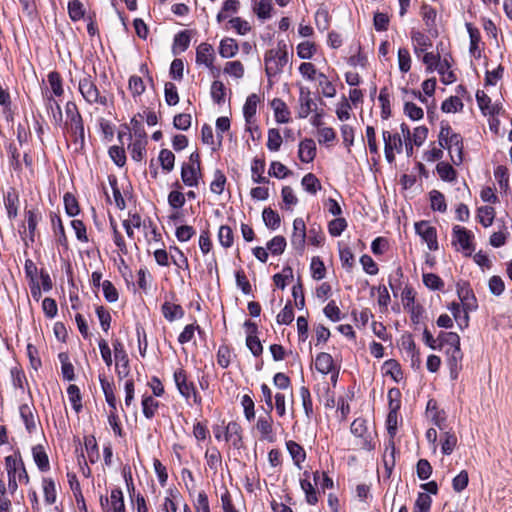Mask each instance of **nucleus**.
Returning <instances> with one entry per match:
<instances>
[{
	"mask_svg": "<svg viewBox=\"0 0 512 512\" xmlns=\"http://www.w3.org/2000/svg\"><path fill=\"white\" fill-rule=\"evenodd\" d=\"M4 203L8 218H16L18 214V196L14 192H7V194L4 196Z\"/></svg>",
	"mask_w": 512,
	"mask_h": 512,
	"instance_id": "nucleus-43",
	"label": "nucleus"
},
{
	"mask_svg": "<svg viewBox=\"0 0 512 512\" xmlns=\"http://www.w3.org/2000/svg\"><path fill=\"white\" fill-rule=\"evenodd\" d=\"M476 100L481 112L485 116H496L502 111V106L493 104L491 98L484 91H477Z\"/></svg>",
	"mask_w": 512,
	"mask_h": 512,
	"instance_id": "nucleus-15",
	"label": "nucleus"
},
{
	"mask_svg": "<svg viewBox=\"0 0 512 512\" xmlns=\"http://www.w3.org/2000/svg\"><path fill=\"white\" fill-rule=\"evenodd\" d=\"M26 220L29 231V237L31 241H33L37 225L41 220V214L36 210H29L26 212Z\"/></svg>",
	"mask_w": 512,
	"mask_h": 512,
	"instance_id": "nucleus-54",
	"label": "nucleus"
},
{
	"mask_svg": "<svg viewBox=\"0 0 512 512\" xmlns=\"http://www.w3.org/2000/svg\"><path fill=\"white\" fill-rule=\"evenodd\" d=\"M438 142L441 148L449 151L454 165L458 166L463 162V138L448 123H441Z\"/></svg>",
	"mask_w": 512,
	"mask_h": 512,
	"instance_id": "nucleus-1",
	"label": "nucleus"
},
{
	"mask_svg": "<svg viewBox=\"0 0 512 512\" xmlns=\"http://www.w3.org/2000/svg\"><path fill=\"white\" fill-rule=\"evenodd\" d=\"M65 112L69 121L70 132L76 139H80V141L83 142L85 138L84 124L76 103L68 101L65 106Z\"/></svg>",
	"mask_w": 512,
	"mask_h": 512,
	"instance_id": "nucleus-6",
	"label": "nucleus"
},
{
	"mask_svg": "<svg viewBox=\"0 0 512 512\" xmlns=\"http://www.w3.org/2000/svg\"><path fill=\"white\" fill-rule=\"evenodd\" d=\"M205 459L208 467L214 472H217L218 469L221 467L222 456L216 447L207 449L205 453Z\"/></svg>",
	"mask_w": 512,
	"mask_h": 512,
	"instance_id": "nucleus-38",
	"label": "nucleus"
},
{
	"mask_svg": "<svg viewBox=\"0 0 512 512\" xmlns=\"http://www.w3.org/2000/svg\"><path fill=\"white\" fill-rule=\"evenodd\" d=\"M44 104L48 112H51L54 120L56 122L60 121L62 119V111L59 103L54 98L55 96L52 94H49V90L45 89L42 91Z\"/></svg>",
	"mask_w": 512,
	"mask_h": 512,
	"instance_id": "nucleus-25",
	"label": "nucleus"
},
{
	"mask_svg": "<svg viewBox=\"0 0 512 512\" xmlns=\"http://www.w3.org/2000/svg\"><path fill=\"white\" fill-rule=\"evenodd\" d=\"M225 440L231 441L234 447H239L242 436L241 427L236 422H229L225 427Z\"/></svg>",
	"mask_w": 512,
	"mask_h": 512,
	"instance_id": "nucleus-32",
	"label": "nucleus"
},
{
	"mask_svg": "<svg viewBox=\"0 0 512 512\" xmlns=\"http://www.w3.org/2000/svg\"><path fill=\"white\" fill-rule=\"evenodd\" d=\"M158 160L160 165L166 173L171 172L174 169L175 155L168 149H162L159 153Z\"/></svg>",
	"mask_w": 512,
	"mask_h": 512,
	"instance_id": "nucleus-44",
	"label": "nucleus"
},
{
	"mask_svg": "<svg viewBox=\"0 0 512 512\" xmlns=\"http://www.w3.org/2000/svg\"><path fill=\"white\" fill-rule=\"evenodd\" d=\"M439 338V349L445 348L446 354L449 357V364L451 367H457L458 363L461 362L463 354L460 348V337L455 332H440Z\"/></svg>",
	"mask_w": 512,
	"mask_h": 512,
	"instance_id": "nucleus-4",
	"label": "nucleus"
},
{
	"mask_svg": "<svg viewBox=\"0 0 512 512\" xmlns=\"http://www.w3.org/2000/svg\"><path fill=\"white\" fill-rule=\"evenodd\" d=\"M225 85L219 80L213 81L211 85V97L217 104H222L225 101Z\"/></svg>",
	"mask_w": 512,
	"mask_h": 512,
	"instance_id": "nucleus-61",
	"label": "nucleus"
},
{
	"mask_svg": "<svg viewBox=\"0 0 512 512\" xmlns=\"http://www.w3.org/2000/svg\"><path fill=\"white\" fill-rule=\"evenodd\" d=\"M43 492L45 502L49 505L54 504L56 501V485L51 478L43 479Z\"/></svg>",
	"mask_w": 512,
	"mask_h": 512,
	"instance_id": "nucleus-50",
	"label": "nucleus"
},
{
	"mask_svg": "<svg viewBox=\"0 0 512 512\" xmlns=\"http://www.w3.org/2000/svg\"><path fill=\"white\" fill-rule=\"evenodd\" d=\"M457 294L461 301V305L464 309L463 324H464V326H468V323H469L468 313L471 311H475L478 308L477 299L474 295L473 290L470 288L469 284H467V283H463L462 285L458 284Z\"/></svg>",
	"mask_w": 512,
	"mask_h": 512,
	"instance_id": "nucleus-7",
	"label": "nucleus"
},
{
	"mask_svg": "<svg viewBox=\"0 0 512 512\" xmlns=\"http://www.w3.org/2000/svg\"><path fill=\"white\" fill-rule=\"evenodd\" d=\"M161 311L164 318L169 322L181 319L184 316V310L181 305L168 301L162 304Z\"/></svg>",
	"mask_w": 512,
	"mask_h": 512,
	"instance_id": "nucleus-27",
	"label": "nucleus"
},
{
	"mask_svg": "<svg viewBox=\"0 0 512 512\" xmlns=\"http://www.w3.org/2000/svg\"><path fill=\"white\" fill-rule=\"evenodd\" d=\"M411 39L414 53L417 57H421V55L427 52V49L432 46L430 38L420 31H412Z\"/></svg>",
	"mask_w": 512,
	"mask_h": 512,
	"instance_id": "nucleus-18",
	"label": "nucleus"
},
{
	"mask_svg": "<svg viewBox=\"0 0 512 512\" xmlns=\"http://www.w3.org/2000/svg\"><path fill=\"white\" fill-rule=\"evenodd\" d=\"M78 91L84 101L89 105L107 106L111 98L105 90H100L95 79L91 75H85L79 79Z\"/></svg>",
	"mask_w": 512,
	"mask_h": 512,
	"instance_id": "nucleus-3",
	"label": "nucleus"
},
{
	"mask_svg": "<svg viewBox=\"0 0 512 512\" xmlns=\"http://www.w3.org/2000/svg\"><path fill=\"white\" fill-rule=\"evenodd\" d=\"M217 236L218 241L222 247L226 249L232 247L234 243V233L231 227L227 225L220 226Z\"/></svg>",
	"mask_w": 512,
	"mask_h": 512,
	"instance_id": "nucleus-42",
	"label": "nucleus"
},
{
	"mask_svg": "<svg viewBox=\"0 0 512 512\" xmlns=\"http://www.w3.org/2000/svg\"><path fill=\"white\" fill-rule=\"evenodd\" d=\"M305 478L300 480L301 489L305 493L306 502L310 505H315L318 502V492L314 488V485L309 480V472H304Z\"/></svg>",
	"mask_w": 512,
	"mask_h": 512,
	"instance_id": "nucleus-26",
	"label": "nucleus"
},
{
	"mask_svg": "<svg viewBox=\"0 0 512 512\" xmlns=\"http://www.w3.org/2000/svg\"><path fill=\"white\" fill-rule=\"evenodd\" d=\"M59 360L61 362V372L63 375V378L72 381L75 378L74 374V367L72 363L69 361V357L66 353H60L59 354Z\"/></svg>",
	"mask_w": 512,
	"mask_h": 512,
	"instance_id": "nucleus-51",
	"label": "nucleus"
},
{
	"mask_svg": "<svg viewBox=\"0 0 512 512\" xmlns=\"http://www.w3.org/2000/svg\"><path fill=\"white\" fill-rule=\"evenodd\" d=\"M33 459L37 465V467L41 471H48L50 469V463L48 459V455L45 452L42 445H36L32 449Z\"/></svg>",
	"mask_w": 512,
	"mask_h": 512,
	"instance_id": "nucleus-31",
	"label": "nucleus"
},
{
	"mask_svg": "<svg viewBox=\"0 0 512 512\" xmlns=\"http://www.w3.org/2000/svg\"><path fill=\"white\" fill-rule=\"evenodd\" d=\"M190 44V36L187 31H181L176 34L173 42V53L178 54L184 52Z\"/></svg>",
	"mask_w": 512,
	"mask_h": 512,
	"instance_id": "nucleus-45",
	"label": "nucleus"
},
{
	"mask_svg": "<svg viewBox=\"0 0 512 512\" xmlns=\"http://www.w3.org/2000/svg\"><path fill=\"white\" fill-rule=\"evenodd\" d=\"M317 104L311 97V92L308 88H300L297 117L299 119H305L310 113L316 111Z\"/></svg>",
	"mask_w": 512,
	"mask_h": 512,
	"instance_id": "nucleus-11",
	"label": "nucleus"
},
{
	"mask_svg": "<svg viewBox=\"0 0 512 512\" xmlns=\"http://www.w3.org/2000/svg\"><path fill=\"white\" fill-rule=\"evenodd\" d=\"M256 429L259 431L262 439L267 440L268 442H273L275 440L273 419L270 412L267 411L265 416H260L258 418Z\"/></svg>",
	"mask_w": 512,
	"mask_h": 512,
	"instance_id": "nucleus-17",
	"label": "nucleus"
},
{
	"mask_svg": "<svg viewBox=\"0 0 512 512\" xmlns=\"http://www.w3.org/2000/svg\"><path fill=\"white\" fill-rule=\"evenodd\" d=\"M47 81L50 86L49 94L55 97H61L64 94L63 81L60 73L57 71H51L47 75Z\"/></svg>",
	"mask_w": 512,
	"mask_h": 512,
	"instance_id": "nucleus-29",
	"label": "nucleus"
},
{
	"mask_svg": "<svg viewBox=\"0 0 512 512\" xmlns=\"http://www.w3.org/2000/svg\"><path fill=\"white\" fill-rule=\"evenodd\" d=\"M286 448L293 460L295 466L302 469V463L306 460V452L304 448L293 440L286 442Z\"/></svg>",
	"mask_w": 512,
	"mask_h": 512,
	"instance_id": "nucleus-22",
	"label": "nucleus"
},
{
	"mask_svg": "<svg viewBox=\"0 0 512 512\" xmlns=\"http://www.w3.org/2000/svg\"><path fill=\"white\" fill-rule=\"evenodd\" d=\"M50 217H51V223H52V227H53L55 236L57 237V242L60 245L67 248L68 240H67V237L65 234V230H64V226H63L61 218L55 213H52L50 215Z\"/></svg>",
	"mask_w": 512,
	"mask_h": 512,
	"instance_id": "nucleus-30",
	"label": "nucleus"
},
{
	"mask_svg": "<svg viewBox=\"0 0 512 512\" xmlns=\"http://www.w3.org/2000/svg\"><path fill=\"white\" fill-rule=\"evenodd\" d=\"M223 71L234 78L240 79L244 76L245 69L243 64L236 60L226 62Z\"/></svg>",
	"mask_w": 512,
	"mask_h": 512,
	"instance_id": "nucleus-55",
	"label": "nucleus"
},
{
	"mask_svg": "<svg viewBox=\"0 0 512 512\" xmlns=\"http://www.w3.org/2000/svg\"><path fill=\"white\" fill-rule=\"evenodd\" d=\"M401 347L411 358L412 364L420 363V353L416 348V344L410 334L403 335L401 338Z\"/></svg>",
	"mask_w": 512,
	"mask_h": 512,
	"instance_id": "nucleus-28",
	"label": "nucleus"
},
{
	"mask_svg": "<svg viewBox=\"0 0 512 512\" xmlns=\"http://www.w3.org/2000/svg\"><path fill=\"white\" fill-rule=\"evenodd\" d=\"M215 60V53L212 45L208 43H201L196 50L197 64L211 66Z\"/></svg>",
	"mask_w": 512,
	"mask_h": 512,
	"instance_id": "nucleus-20",
	"label": "nucleus"
},
{
	"mask_svg": "<svg viewBox=\"0 0 512 512\" xmlns=\"http://www.w3.org/2000/svg\"><path fill=\"white\" fill-rule=\"evenodd\" d=\"M457 445L455 433L447 431L441 435V450L444 455H450Z\"/></svg>",
	"mask_w": 512,
	"mask_h": 512,
	"instance_id": "nucleus-40",
	"label": "nucleus"
},
{
	"mask_svg": "<svg viewBox=\"0 0 512 512\" xmlns=\"http://www.w3.org/2000/svg\"><path fill=\"white\" fill-rule=\"evenodd\" d=\"M286 248V239L283 236H275L267 243V249L273 255H281Z\"/></svg>",
	"mask_w": 512,
	"mask_h": 512,
	"instance_id": "nucleus-59",
	"label": "nucleus"
},
{
	"mask_svg": "<svg viewBox=\"0 0 512 512\" xmlns=\"http://www.w3.org/2000/svg\"><path fill=\"white\" fill-rule=\"evenodd\" d=\"M416 233L427 243L429 250L438 249L436 229L426 221L415 223Z\"/></svg>",
	"mask_w": 512,
	"mask_h": 512,
	"instance_id": "nucleus-12",
	"label": "nucleus"
},
{
	"mask_svg": "<svg viewBox=\"0 0 512 512\" xmlns=\"http://www.w3.org/2000/svg\"><path fill=\"white\" fill-rule=\"evenodd\" d=\"M299 159L304 163L313 161L316 156V144L312 139H304L299 144Z\"/></svg>",
	"mask_w": 512,
	"mask_h": 512,
	"instance_id": "nucleus-21",
	"label": "nucleus"
},
{
	"mask_svg": "<svg viewBox=\"0 0 512 512\" xmlns=\"http://www.w3.org/2000/svg\"><path fill=\"white\" fill-rule=\"evenodd\" d=\"M259 102V97L256 94H251L247 97L246 102L243 107V114L246 121V130L252 131V119L256 114L257 104Z\"/></svg>",
	"mask_w": 512,
	"mask_h": 512,
	"instance_id": "nucleus-19",
	"label": "nucleus"
},
{
	"mask_svg": "<svg viewBox=\"0 0 512 512\" xmlns=\"http://www.w3.org/2000/svg\"><path fill=\"white\" fill-rule=\"evenodd\" d=\"M473 234L465 227L456 225L453 227L452 244L459 245L462 250L472 251L474 249L472 244Z\"/></svg>",
	"mask_w": 512,
	"mask_h": 512,
	"instance_id": "nucleus-13",
	"label": "nucleus"
},
{
	"mask_svg": "<svg viewBox=\"0 0 512 512\" xmlns=\"http://www.w3.org/2000/svg\"><path fill=\"white\" fill-rule=\"evenodd\" d=\"M10 467L14 468L15 478H18L19 483H29V476L19 452L5 457V469L7 475H9Z\"/></svg>",
	"mask_w": 512,
	"mask_h": 512,
	"instance_id": "nucleus-9",
	"label": "nucleus"
},
{
	"mask_svg": "<svg viewBox=\"0 0 512 512\" xmlns=\"http://www.w3.org/2000/svg\"><path fill=\"white\" fill-rule=\"evenodd\" d=\"M315 368L321 374H329L334 371V360L329 353L321 352L315 358Z\"/></svg>",
	"mask_w": 512,
	"mask_h": 512,
	"instance_id": "nucleus-24",
	"label": "nucleus"
},
{
	"mask_svg": "<svg viewBox=\"0 0 512 512\" xmlns=\"http://www.w3.org/2000/svg\"><path fill=\"white\" fill-rule=\"evenodd\" d=\"M463 108L461 99L457 96H451L444 100L441 109L445 113H455Z\"/></svg>",
	"mask_w": 512,
	"mask_h": 512,
	"instance_id": "nucleus-63",
	"label": "nucleus"
},
{
	"mask_svg": "<svg viewBox=\"0 0 512 512\" xmlns=\"http://www.w3.org/2000/svg\"><path fill=\"white\" fill-rule=\"evenodd\" d=\"M317 79L324 97L333 98L336 96V87L324 73H318Z\"/></svg>",
	"mask_w": 512,
	"mask_h": 512,
	"instance_id": "nucleus-41",
	"label": "nucleus"
},
{
	"mask_svg": "<svg viewBox=\"0 0 512 512\" xmlns=\"http://www.w3.org/2000/svg\"><path fill=\"white\" fill-rule=\"evenodd\" d=\"M265 169V163L263 160L254 159L252 166H251V172H252V180L255 183H268L269 180L263 176Z\"/></svg>",
	"mask_w": 512,
	"mask_h": 512,
	"instance_id": "nucleus-47",
	"label": "nucleus"
},
{
	"mask_svg": "<svg viewBox=\"0 0 512 512\" xmlns=\"http://www.w3.org/2000/svg\"><path fill=\"white\" fill-rule=\"evenodd\" d=\"M141 404L143 415L147 419H152L158 411L159 402L155 400L152 396H143Z\"/></svg>",
	"mask_w": 512,
	"mask_h": 512,
	"instance_id": "nucleus-37",
	"label": "nucleus"
},
{
	"mask_svg": "<svg viewBox=\"0 0 512 512\" xmlns=\"http://www.w3.org/2000/svg\"><path fill=\"white\" fill-rule=\"evenodd\" d=\"M301 184L304 187V189L311 194H316L317 191L321 188L320 181L312 173L306 174L302 178Z\"/></svg>",
	"mask_w": 512,
	"mask_h": 512,
	"instance_id": "nucleus-57",
	"label": "nucleus"
},
{
	"mask_svg": "<svg viewBox=\"0 0 512 512\" xmlns=\"http://www.w3.org/2000/svg\"><path fill=\"white\" fill-rule=\"evenodd\" d=\"M495 214V209L491 206H481L477 209V219L485 228L493 224Z\"/></svg>",
	"mask_w": 512,
	"mask_h": 512,
	"instance_id": "nucleus-33",
	"label": "nucleus"
},
{
	"mask_svg": "<svg viewBox=\"0 0 512 512\" xmlns=\"http://www.w3.org/2000/svg\"><path fill=\"white\" fill-rule=\"evenodd\" d=\"M147 143L148 142L131 140V143L128 145V150L134 161L141 162L144 159L146 156Z\"/></svg>",
	"mask_w": 512,
	"mask_h": 512,
	"instance_id": "nucleus-36",
	"label": "nucleus"
},
{
	"mask_svg": "<svg viewBox=\"0 0 512 512\" xmlns=\"http://www.w3.org/2000/svg\"><path fill=\"white\" fill-rule=\"evenodd\" d=\"M289 61L288 46L284 40L277 42L275 48L269 49L264 55L265 72L268 78L275 77L283 72Z\"/></svg>",
	"mask_w": 512,
	"mask_h": 512,
	"instance_id": "nucleus-2",
	"label": "nucleus"
},
{
	"mask_svg": "<svg viewBox=\"0 0 512 512\" xmlns=\"http://www.w3.org/2000/svg\"><path fill=\"white\" fill-rule=\"evenodd\" d=\"M262 217H263V221H264L265 225L268 228L275 230L280 226V221H281L280 216L273 209L265 208L263 210Z\"/></svg>",
	"mask_w": 512,
	"mask_h": 512,
	"instance_id": "nucleus-49",
	"label": "nucleus"
},
{
	"mask_svg": "<svg viewBox=\"0 0 512 512\" xmlns=\"http://www.w3.org/2000/svg\"><path fill=\"white\" fill-rule=\"evenodd\" d=\"M382 137L384 141L385 158L392 164L395 161V154H400L403 151V140L400 134L391 133L387 130L382 132Z\"/></svg>",
	"mask_w": 512,
	"mask_h": 512,
	"instance_id": "nucleus-8",
	"label": "nucleus"
},
{
	"mask_svg": "<svg viewBox=\"0 0 512 512\" xmlns=\"http://www.w3.org/2000/svg\"><path fill=\"white\" fill-rule=\"evenodd\" d=\"M19 410L26 430L32 433L36 429V420L32 408L28 404H23L20 406Z\"/></svg>",
	"mask_w": 512,
	"mask_h": 512,
	"instance_id": "nucleus-34",
	"label": "nucleus"
},
{
	"mask_svg": "<svg viewBox=\"0 0 512 512\" xmlns=\"http://www.w3.org/2000/svg\"><path fill=\"white\" fill-rule=\"evenodd\" d=\"M432 504L431 497L424 492H420L414 505L415 512H429Z\"/></svg>",
	"mask_w": 512,
	"mask_h": 512,
	"instance_id": "nucleus-62",
	"label": "nucleus"
},
{
	"mask_svg": "<svg viewBox=\"0 0 512 512\" xmlns=\"http://www.w3.org/2000/svg\"><path fill=\"white\" fill-rule=\"evenodd\" d=\"M67 394L73 409L77 413H79L82 409V396L80 393V389L78 388L77 385L70 384L67 388Z\"/></svg>",
	"mask_w": 512,
	"mask_h": 512,
	"instance_id": "nucleus-46",
	"label": "nucleus"
},
{
	"mask_svg": "<svg viewBox=\"0 0 512 512\" xmlns=\"http://www.w3.org/2000/svg\"><path fill=\"white\" fill-rule=\"evenodd\" d=\"M435 70L442 76L443 83L450 84L456 81V76L454 72L450 70V64L447 59L442 60Z\"/></svg>",
	"mask_w": 512,
	"mask_h": 512,
	"instance_id": "nucleus-53",
	"label": "nucleus"
},
{
	"mask_svg": "<svg viewBox=\"0 0 512 512\" xmlns=\"http://www.w3.org/2000/svg\"><path fill=\"white\" fill-rule=\"evenodd\" d=\"M282 144V136L278 129L271 128L268 130L267 148L270 151L276 152L280 149Z\"/></svg>",
	"mask_w": 512,
	"mask_h": 512,
	"instance_id": "nucleus-58",
	"label": "nucleus"
},
{
	"mask_svg": "<svg viewBox=\"0 0 512 512\" xmlns=\"http://www.w3.org/2000/svg\"><path fill=\"white\" fill-rule=\"evenodd\" d=\"M225 183L226 177L223 174V172L220 170H216L214 172V179L210 184L211 192L220 195L224 191Z\"/></svg>",
	"mask_w": 512,
	"mask_h": 512,
	"instance_id": "nucleus-64",
	"label": "nucleus"
},
{
	"mask_svg": "<svg viewBox=\"0 0 512 512\" xmlns=\"http://www.w3.org/2000/svg\"><path fill=\"white\" fill-rule=\"evenodd\" d=\"M271 107L274 110L276 122L288 123L290 121V111L283 100L279 98L273 99L271 102Z\"/></svg>",
	"mask_w": 512,
	"mask_h": 512,
	"instance_id": "nucleus-23",
	"label": "nucleus"
},
{
	"mask_svg": "<svg viewBox=\"0 0 512 512\" xmlns=\"http://www.w3.org/2000/svg\"><path fill=\"white\" fill-rule=\"evenodd\" d=\"M85 449L88 454L89 461L95 463L99 458L98 445L94 436H87L84 438Z\"/></svg>",
	"mask_w": 512,
	"mask_h": 512,
	"instance_id": "nucleus-56",
	"label": "nucleus"
},
{
	"mask_svg": "<svg viewBox=\"0 0 512 512\" xmlns=\"http://www.w3.org/2000/svg\"><path fill=\"white\" fill-rule=\"evenodd\" d=\"M306 225L302 218H296L293 221V233L291 236V244L294 249L303 251L306 243Z\"/></svg>",
	"mask_w": 512,
	"mask_h": 512,
	"instance_id": "nucleus-14",
	"label": "nucleus"
},
{
	"mask_svg": "<svg viewBox=\"0 0 512 512\" xmlns=\"http://www.w3.org/2000/svg\"><path fill=\"white\" fill-rule=\"evenodd\" d=\"M202 178L201 167L184 163L181 167V179L186 186L197 187Z\"/></svg>",
	"mask_w": 512,
	"mask_h": 512,
	"instance_id": "nucleus-16",
	"label": "nucleus"
},
{
	"mask_svg": "<svg viewBox=\"0 0 512 512\" xmlns=\"http://www.w3.org/2000/svg\"><path fill=\"white\" fill-rule=\"evenodd\" d=\"M68 14L72 21H78L84 17L85 10L79 0H71L68 3Z\"/></svg>",
	"mask_w": 512,
	"mask_h": 512,
	"instance_id": "nucleus-60",
	"label": "nucleus"
},
{
	"mask_svg": "<svg viewBox=\"0 0 512 512\" xmlns=\"http://www.w3.org/2000/svg\"><path fill=\"white\" fill-rule=\"evenodd\" d=\"M238 44L232 38H225L221 40L219 46V53L223 58H232L238 52Z\"/></svg>",
	"mask_w": 512,
	"mask_h": 512,
	"instance_id": "nucleus-35",
	"label": "nucleus"
},
{
	"mask_svg": "<svg viewBox=\"0 0 512 512\" xmlns=\"http://www.w3.org/2000/svg\"><path fill=\"white\" fill-rule=\"evenodd\" d=\"M436 170L439 177L444 181L451 182L456 179V171L446 162H439L436 166Z\"/></svg>",
	"mask_w": 512,
	"mask_h": 512,
	"instance_id": "nucleus-52",
	"label": "nucleus"
},
{
	"mask_svg": "<svg viewBox=\"0 0 512 512\" xmlns=\"http://www.w3.org/2000/svg\"><path fill=\"white\" fill-rule=\"evenodd\" d=\"M173 378L179 393L185 398L188 404L202 405V398L197 392L193 382L188 381L185 370L182 368L177 369L174 372Z\"/></svg>",
	"mask_w": 512,
	"mask_h": 512,
	"instance_id": "nucleus-5",
	"label": "nucleus"
},
{
	"mask_svg": "<svg viewBox=\"0 0 512 512\" xmlns=\"http://www.w3.org/2000/svg\"><path fill=\"white\" fill-rule=\"evenodd\" d=\"M104 512H125L123 492L120 488L111 491L110 498H100Z\"/></svg>",
	"mask_w": 512,
	"mask_h": 512,
	"instance_id": "nucleus-10",
	"label": "nucleus"
},
{
	"mask_svg": "<svg viewBox=\"0 0 512 512\" xmlns=\"http://www.w3.org/2000/svg\"><path fill=\"white\" fill-rule=\"evenodd\" d=\"M112 346L114 350V356L117 361L116 365H122L125 369L128 368L129 359L122 342L119 339H115L112 342Z\"/></svg>",
	"mask_w": 512,
	"mask_h": 512,
	"instance_id": "nucleus-39",
	"label": "nucleus"
},
{
	"mask_svg": "<svg viewBox=\"0 0 512 512\" xmlns=\"http://www.w3.org/2000/svg\"><path fill=\"white\" fill-rule=\"evenodd\" d=\"M431 208L434 211L445 212L447 209L444 195L438 190L429 193Z\"/></svg>",
	"mask_w": 512,
	"mask_h": 512,
	"instance_id": "nucleus-48",
	"label": "nucleus"
}]
</instances>
